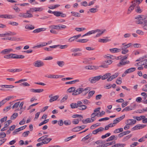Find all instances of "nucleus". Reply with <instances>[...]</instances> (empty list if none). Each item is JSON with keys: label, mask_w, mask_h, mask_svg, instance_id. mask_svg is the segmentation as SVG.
I'll return each instance as SVG.
<instances>
[{"label": "nucleus", "mask_w": 147, "mask_h": 147, "mask_svg": "<svg viewBox=\"0 0 147 147\" xmlns=\"http://www.w3.org/2000/svg\"><path fill=\"white\" fill-rule=\"evenodd\" d=\"M115 144L116 147H123L125 145V144Z\"/></svg>", "instance_id": "774afa93"}, {"label": "nucleus", "mask_w": 147, "mask_h": 147, "mask_svg": "<svg viewBox=\"0 0 147 147\" xmlns=\"http://www.w3.org/2000/svg\"><path fill=\"white\" fill-rule=\"evenodd\" d=\"M13 50L12 49H6L3 50L1 52V53L3 54H5L9 53L13 51Z\"/></svg>", "instance_id": "9d476101"}, {"label": "nucleus", "mask_w": 147, "mask_h": 147, "mask_svg": "<svg viewBox=\"0 0 147 147\" xmlns=\"http://www.w3.org/2000/svg\"><path fill=\"white\" fill-rule=\"evenodd\" d=\"M136 122V120L135 119H129L127 120V124L124 127V129H129L131 128V127L135 124Z\"/></svg>", "instance_id": "7ed1b4c3"}, {"label": "nucleus", "mask_w": 147, "mask_h": 147, "mask_svg": "<svg viewBox=\"0 0 147 147\" xmlns=\"http://www.w3.org/2000/svg\"><path fill=\"white\" fill-rule=\"evenodd\" d=\"M30 11V10L27 11L26 13H24V18H30L33 17L32 15L29 13Z\"/></svg>", "instance_id": "dca6fc26"}, {"label": "nucleus", "mask_w": 147, "mask_h": 147, "mask_svg": "<svg viewBox=\"0 0 147 147\" xmlns=\"http://www.w3.org/2000/svg\"><path fill=\"white\" fill-rule=\"evenodd\" d=\"M136 68L134 67H132L127 69L125 71V73L127 74L129 73L134 71L136 70Z\"/></svg>", "instance_id": "5701e85b"}, {"label": "nucleus", "mask_w": 147, "mask_h": 147, "mask_svg": "<svg viewBox=\"0 0 147 147\" xmlns=\"http://www.w3.org/2000/svg\"><path fill=\"white\" fill-rule=\"evenodd\" d=\"M68 98V96L67 95L65 96L61 100L60 102L61 103H62L66 100Z\"/></svg>", "instance_id": "69168bd1"}, {"label": "nucleus", "mask_w": 147, "mask_h": 147, "mask_svg": "<svg viewBox=\"0 0 147 147\" xmlns=\"http://www.w3.org/2000/svg\"><path fill=\"white\" fill-rule=\"evenodd\" d=\"M57 64L61 67H63L64 64V62L63 61H59L57 62Z\"/></svg>", "instance_id": "2f4dec72"}, {"label": "nucleus", "mask_w": 147, "mask_h": 147, "mask_svg": "<svg viewBox=\"0 0 147 147\" xmlns=\"http://www.w3.org/2000/svg\"><path fill=\"white\" fill-rule=\"evenodd\" d=\"M52 140L51 138H46L43 141V142H44V144H47L49 142L51 141Z\"/></svg>", "instance_id": "603ef678"}, {"label": "nucleus", "mask_w": 147, "mask_h": 147, "mask_svg": "<svg viewBox=\"0 0 147 147\" xmlns=\"http://www.w3.org/2000/svg\"><path fill=\"white\" fill-rule=\"evenodd\" d=\"M61 12L58 11H55L53 12V14H54L55 16L57 17H59L60 16V14H61Z\"/></svg>", "instance_id": "de8ad7c7"}, {"label": "nucleus", "mask_w": 147, "mask_h": 147, "mask_svg": "<svg viewBox=\"0 0 147 147\" xmlns=\"http://www.w3.org/2000/svg\"><path fill=\"white\" fill-rule=\"evenodd\" d=\"M70 106L72 109H74L78 107L77 103H72L70 105Z\"/></svg>", "instance_id": "79ce46f5"}, {"label": "nucleus", "mask_w": 147, "mask_h": 147, "mask_svg": "<svg viewBox=\"0 0 147 147\" xmlns=\"http://www.w3.org/2000/svg\"><path fill=\"white\" fill-rule=\"evenodd\" d=\"M84 91V89L83 88H80L78 89V94L81 93L83 92V91Z\"/></svg>", "instance_id": "052dcab7"}, {"label": "nucleus", "mask_w": 147, "mask_h": 147, "mask_svg": "<svg viewBox=\"0 0 147 147\" xmlns=\"http://www.w3.org/2000/svg\"><path fill=\"white\" fill-rule=\"evenodd\" d=\"M111 135V133H108L105 135H103L101 136V138L102 139H104L106 138L107 137Z\"/></svg>", "instance_id": "680f3d73"}, {"label": "nucleus", "mask_w": 147, "mask_h": 147, "mask_svg": "<svg viewBox=\"0 0 147 147\" xmlns=\"http://www.w3.org/2000/svg\"><path fill=\"white\" fill-rule=\"evenodd\" d=\"M58 25H53L51 26H50V28L52 29H55L56 30H58Z\"/></svg>", "instance_id": "3c124183"}, {"label": "nucleus", "mask_w": 147, "mask_h": 147, "mask_svg": "<svg viewBox=\"0 0 147 147\" xmlns=\"http://www.w3.org/2000/svg\"><path fill=\"white\" fill-rule=\"evenodd\" d=\"M4 57L7 59L12 58V53L8 55H6L4 56Z\"/></svg>", "instance_id": "e2e57ef3"}, {"label": "nucleus", "mask_w": 147, "mask_h": 147, "mask_svg": "<svg viewBox=\"0 0 147 147\" xmlns=\"http://www.w3.org/2000/svg\"><path fill=\"white\" fill-rule=\"evenodd\" d=\"M14 17L12 15H10L5 14V18L8 19H12Z\"/></svg>", "instance_id": "5fc2aeb1"}, {"label": "nucleus", "mask_w": 147, "mask_h": 147, "mask_svg": "<svg viewBox=\"0 0 147 147\" xmlns=\"http://www.w3.org/2000/svg\"><path fill=\"white\" fill-rule=\"evenodd\" d=\"M43 8L42 7H34L31 8L30 9V11H40L42 10Z\"/></svg>", "instance_id": "f8f14e48"}, {"label": "nucleus", "mask_w": 147, "mask_h": 147, "mask_svg": "<svg viewBox=\"0 0 147 147\" xmlns=\"http://www.w3.org/2000/svg\"><path fill=\"white\" fill-rule=\"evenodd\" d=\"M80 81L78 79H77L76 80H73L72 81H70V82H65V84H74L76 82H79Z\"/></svg>", "instance_id": "cd10ccee"}, {"label": "nucleus", "mask_w": 147, "mask_h": 147, "mask_svg": "<svg viewBox=\"0 0 147 147\" xmlns=\"http://www.w3.org/2000/svg\"><path fill=\"white\" fill-rule=\"evenodd\" d=\"M105 61H104L103 62L102 64L100 66V67H103V68H107L108 67V64Z\"/></svg>", "instance_id": "c756f323"}, {"label": "nucleus", "mask_w": 147, "mask_h": 147, "mask_svg": "<svg viewBox=\"0 0 147 147\" xmlns=\"http://www.w3.org/2000/svg\"><path fill=\"white\" fill-rule=\"evenodd\" d=\"M146 125L144 124H138L132 128V129H142L145 127Z\"/></svg>", "instance_id": "4468645a"}, {"label": "nucleus", "mask_w": 147, "mask_h": 147, "mask_svg": "<svg viewBox=\"0 0 147 147\" xmlns=\"http://www.w3.org/2000/svg\"><path fill=\"white\" fill-rule=\"evenodd\" d=\"M118 75V73H115L113 75L109 77L107 79V81L108 82H109L112 81L114 79L116 78Z\"/></svg>", "instance_id": "6e6552de"}, {"label": "nucleus", "mask_w": 147, "mask_h": 147, "mask_svg": "<svg viewBox=\"0 0 147 147\" xmlns=\"http://www.w3.org/2000/svg\"><path fill=\"white\" fill-rule=\"evenodd\" d=\"M6 136V135L5 133L2 132L0 133V138H4Z\"/></svg>", "instance_id": "6e6d98bb"}, {"label": "nucleus", "mask_w": 147, "mask_h": 147, "mask_svg": "<svg viewBox=\"0 0 147 147\" xmlns=\"http://www.w3.org/2000/svg\"><path fill=\"white\" fill-rule=\"evenodd\" d=\"M89 10L90 12L93 13H95L98 11V9L95 8H90L89 9Z\"/></svg>", "instance_id": "473e14b6"}, {"label": "nucleus", "mask_w": 147, "mask_h": 147, "mask_svg": "<svg viewBox=\"0 0 147 147\" xmlns=\"http://www.w3.org/2000/svg\"><path fill=\"white\" fill-rule=\"evenodd\" d=\"M82 119H81V118H79L78 119H74L72 121V123L74 124H77L79 123V121L81 120Z\"/></svg>", "instance_id": "c85d7f7f"}, {"label": "nucleus", "mask_w": 147, "mask_h": 147, "mask_svg": "<svg viewBox=\"0 0 147 147\" xmlns=\"http://www.w3.org/2000/svg\"><path fill=\"white\" fill-rule=\"evenodd\" d=\"M76 137V135H73L72 136L69 137L65 138V142H67L71 140L72 138L75 137Z\"/></svg>", "instance_id": "864d4df0"}, {"label": "nucleus", "mask_w": 147, "mask_h": 147, "mask_svg": "<svg viewBox=\"0 0 147 147\" xmlns=\"http://www.w3.org/2000/svg\"><path fill=\"white\" fill-rule=\"evenodd\" d=\"M30 91L34 93H40L43 91V89H35L32 88L30 89Z\"/></svg>", "instance_id": "ddd939ff"}, {"label": "nucleus", "mask_w": 147, "mask_h": 147, "mask_svg": "<svg viewBox=\"0 0 147 147\" xmlns=\"http://www.w3.org/2000/svg\"><path fill=\"white\" fill-rule=\"evenodd\" d=\"M136 11L137 13H140L142 12V9L140 8V6L138 5L136 7Z\"/></svg>", "instance_id": "7c9ffc66"}, {"label": "nucleus", "mask_w": 147, "mask_h": 147, "mask_svg": "<svg viewBox=\"0 0 147 147\" xmlns=\"http://www.w3.org/2000/svg\"><path fill=\"white\" fill-rule=\"evenodd\" d=\"M116 83L118 84H120L122 82L121 78H119V79H117L116 81Z\"/></svg>", "instance_id": "0e129e2a"}, {"label": "nucleus", "mask_w": 147, "mask_h": 147, "mask_svg": "<svg viewBox=\"0 0 147 147\" xmlns=\"http://www.w3.org/2000/svg\"><path fill=\"white\" fill-rule=\"evenodd\" d=\"M125 117V115H122L119 117H118L114 120L113 123H111L109 124L106 126L105 129L108 128L109 127H112L115 126L116 124L119 123L120 121L122 120Z\"/></svg>", "instance_id": "f03ea898"}, {"label": "nucleus", "mask_w": 147, "mask_h": 147, "mask_svg": "<svg viewBox=\"0 0 147 147\" xmlns=\"http://www.w3.org/2000/svg\"><path fill=\"white\" fill-rule=\"evenodd\" d=\"M82 51V49L80 48H74L71 49V51L72 52L74 53L78 51Z\"/></svg>", "instance_id": "e433bc0d"}, {"label": "nucleus", "mask_w": 147, "mask_h": 147, "mask_svg": "<svg viewBox=\"0 0 147 147\" xmlns=\"http://www.w3.org/2000/svg\"><path fill=\"white\" fill-rule=\"evenodd\" d=\"M100 123H97L96 124L93 125L90 127V129H94L96 127H97L99 126L100 125Z\"/></svg>", "instance_id": "a18cd8bd"}, {"label": "nucleus", "mask_w": 147, "mask_h": 147, "mask_svg": "<svg viewBox=\"0 0 147 147\" xmlns=\"http://www.w3.org/2000/svg\"><path fill=\"white\" fill-rule=\"evenodd\" d=\"M90 89L89 87H87L84 89V91L82 92V94L83 96L86 95L88 92L90 91Z\"/></svg>", "instance_id": "393cba45"}, {"label": "nucleus", "mask_w": 147, "mask_h": 147, "mask_svg": "<svg viewBox=\"0 0 147 147\" xmlns=\"http://www.w3.org/2000/svg\"><path fill=\"white\" fill-rule=\"evenodd\" d=\"M99 113H97V114L96 115H97V116L98 117H101L103 115H105V112L104 111H102V112L101 113L99 112Z\"/></svg>", "instance_id": "09e8293b"}, {"label": "nucleus", "mask_w": 147, "mask_h": 147, "mask_svg": "<svg viewBox=\"0 0 147 147\" xmlns=\"http://www.w3.org/2000/svg\"><path fill=\"white\" fill-rule=\"evenodd\" d=\"M94 119L92 118H88L86 119H83L82 121V122L84 123H88L92 122L94 121Z\"/></svg>", "instance_id": "1a4fd4ad"}, {"label": "nucleus", "mask_w": 147, "mask_h": 147, "mask_svg": "<svg viewBox=\"0 0 147 147\" xmlns=\"http://www.w3.org/2000/svg\"><path fill=\"white\" fill-rule=\"evenodd\" d=\"M145 116L144 115H141L140 117L138 116H134L133 118L136 119L138 121H140L142 120L143 119L145 118Z\"/></svg>", "instance_id": "412c9836"}, {"label": "nucleus", "mask_w": 147, "mask_h": 147, "mask_svg": "<svg viewBox=\"0 0 147 147\" xmlns=\"http://www.w3.org/2000/svg\"><path fill=\"white\" fill-rule=\"evenodd\" d=\"M129 61L128 60L125 61H120V62L117 64V65L118 67H121L123 65L129 64Z\"/></svg>", "instance_id": "0eeeda50"}, {"label": "nucleus", "mask_w": 147, "mask_h": 147, "mask_svg": "<svg viewBox=\"0 0 147 147\" xmlns=\"http://www.w3.org/2000/svg\"><path fill=\"white\" fill-rule=\"evenodd\" d=\"M100 29H97L96 30H93L90 31L87 33L88 35H90L91 34H94L97 32H100Z\"/></svg>", "instance_id": "a211bd4d"}, {"label": "nucleus", "mask_w": 147, "mask_h": 147, "mask_svg": "<svg viewBox=\"0 0 147 147\" xmlns=\"http://www.w3.org/2000/svg\"><path fill=\"white\" fill-rule=\"evenodd\" d=\"M35 27L32 24L26 25L25 26V28L26 29H28L30 30L34 29Z\"/></svg>", "instance_id": "4be33fe9"}, {"label": "nucleus", "mask_w": 147, "mask_h": 147, "mask_svg": "<svg viewBox=\"0 0 147 147\" xmlns=\"http://www.w3.org/2000/svg\"><path fill=\"white\" fill-rule=\"evenodd\" d=\"M146 17L143 15H139L135 18L136 20V23L137 24H142L143 23H147V20H146Z\"/></svg>", "instance_id": "f257e3e1"}, {"label": "nucleus", "mask_w": 147, "mask_h": 147, "mask_svg": "<svg viewBox=\"0 0 147 147\" xmlns=\"http://www.w3.org/2000/svg\"><path fill=\"white\" fill-rule=\"evenodd\" d=\"M59 45H53L52 46H50L49 48L45 47L44 48V50L47 51H51L52 50L51 48H55L57 47Z\"/></svg>", "instance_id": "f3484780"}, {"label": "nucleus", "mask_w": 147, "mask_h": 147, "mask_svg": "<svg viewBox=\"0 0 147 147\" xmlns=\"http://www.w3.org/2000/svg\"><path fill=\"white\" fill-rule=\"evenodd\" d=\"M95 93L94 90H92L90 91L88 93V95L86 98L88 99L90 98V97H92Z\"/></svg>", "instance_id": "a878e982"}, {"label": "nucleus", "mask_w": 147, "mask_h": 147, "mask_svg": "<svg viewBox=\"0 0 147 147\" xmlns=\"http://www.w3.org/2000/svg\"><path fill=\"white\" fill-rule=\"evenodd\" d=\"M18 116L17 113H14L13 114L11 117V119L12 120L14 119Z\"/></svg>", "instance_id": "4c0bfd02"}, {"label": "nucleus", "mask_w": 147, "mask_h": 147, "mask_svg": "<svg viewBox=\"0 0 147 147\" xmlns=\"http://www.w3.org/2000/svg\"><path fill=\"white\" fill-rule=\"evenodd\" d=\"M63 123L65 125H68L71 124V122L69 120H66L64 121Z\"/></svg>", "instance_id": "13d9d810"}, {"label": "nucleus", "mask_w": 147, "mask_h": 147, "mask_svg": "<svg viewBox=\"0 0 147 147\" xmlns=\"http://www.w3.org/2000/svg\"><path fill=\"white\" fill-rule=\"evenodd\" d=\"M111 141L113 140H117V136H112L109 137Z\"/></svg>", "instance_id": "338daca9"}, {"label": "nucleus", "mask_w": 147, "mask_h": 147, "mask_svg": "<svg viewBox=\"0 0 147 147\" xmlns=\"http://www.w3.org/2000/svg\"><path fill=\"white\" fill-rule=\"evenodd\" d=\"M87 108V106L84 105H82L81 106H79L78 109L81 110H84L86 109Z\"/></svg>", "instance_id": "72a5a7b5"}, {"label": "nucleus", "mask_w": 147, "mask_h": 147, "mask_svg": "<svg viewBox=\"0 0 147 147\" xmlns=\"http://www.w3.org/2000/svg\"><path fill=\"white\" fill-rule=\"evenodd\" d=\"M72 117L73 118H76L77 117H79L80 118H81V119H82L83 118V117L82 115H78V114H75L72 115Z\"/></svg>", "instance_id": "8fccbe9b"}, {"label": "nucleus", "mask_w": 147, "mask_h": 147, "mask_svg": "<svg viewBox=\"0 0 147 147\" xmlns=\"http://www.w3.org/2000/svg\"><path fill=\"white\" fill-rule=\"evenodd\" d=\"M59 27L58 28V30H61V29H64L66 28L67 26H66L63 25H58Z\"/></svg>", "instance_id": "4d7b16f0"}, {"label": "nucleus", "mask_w": 147, "mask_h": 147, "mask_svg": "<svg viewBox=\"0 0 147 147\" xmlns=\"http://www.w3.org/2000/svg\"><path fill=\"white\" fill-rule=\"evenodd\" d=\"M7 119V116H5L4 117L1 118L0 119V121L1 122V124H2V123L5 122V121Z\"/></svg>", "instance_id": "bf43d9fd"}, {"label": "nucleus", "mask_w": 147, "mask_h": 147, "mask_svg": "<svg viewBox=\"0 0 147 147\" xmlns=\"http://www.w3.org/2000/svg\"><path fill=\"white\" fill-rule=\"evenodd\" d=\"M46 30V29L45 28H41L36 29L33 30L32 32L34 33H38L42 31H45Z\"/></svg>", "instance_id": "2eb2a0df"}, {"label": "nucleus", "mask_w": 147, "mask_h": 147, "mask_svg": "<svg viewBox=\"0 0 147 147\" xmlns=\"http://www.w3.org/2000/svg\"><path fill=\"white\" fill-rule=\"evenodd\" d=\"M71 13H72L73 16L77 17H80V14L78 13L77 12H75L74 11H71Z\"/></svg>", "instance_id": "37998d69"}, {"label": "nucleus", "mask_w": 147, "mask_h": 147, "mask_svg": "<svg viewBox=\"0 0 147 147\" xmlns=\"http://www.w3.org/2000/svg\"><path fill=\"white\" fill-rule=\"evenodd\" d=\"M104 129H96L92 131V133L94 134H96L99 132L101 131Z\"/></svg>", "instance_id": "49530a36"}, {"label": "nucleus", "mask_w": 147, "mask_h": 147, "mask_svg": "<svg viewBox=\"0 0 147 147\" xmlns=\"http://www.w3.org/2000/svg\"><path fill=\"white\" fill-rule=\"evenodd\" d=\"M88 41V39H80L77 41V42L82 43H85Z\"/></svg>", "instance_id": "c03bdc74"}, {"label": "nucleus", "mask_w": 147, "mask_h": 147, "mask_svg": "<svg viewBox=\"0 0 147 147\" xmlns=\"http://www.w3.org/2000/svg\"><path fill=\"white\" fill-rule=\"evenodd\" d=\"M44 64L43 62L37 60L35 61L34 64V65L36 67H40L44 65Z\"/></svg>", "instance_id": "39448f33"}, {"label": "nucleus", "mask_w": 147, "mask_h": 147, "mask_svg": "<svg viewBox=\"0 0 147 147\" xmlns=\"http://www.w3.org/2000/svg\"><path fill=\"white\" fill-rule=\"evenodd\" d=\"M92 134H90L84 138L82 140V141L84 142V143L88 144L90 142V141L88 139L91 136Z\"/></svg>", "instance_id": "423d86ee"}, {"label": "nucleus", "mask_w": 147, "mask_h": 147, "mask_svg": "<svg viewBox=\"0 0 147 147\" xmlns=\"http://www.w3.org/2000/svg\"><path fill=\"white\" fill-rule=\"evenodd\" d=\"M45 77L50 78H59L58 75H50L48 76H46Z\"/></svg>", "instance_id": "bb28decb"}, {"label": "nucleus", "mask_w": 147, "mask_h": 147, "mask_svg": "<svg viewBox=\"0 0 147 147\" xmlns=\"http://www.w3.org/2000/svg\"><path fill=\"white\" fill-rule=\"evenodd\" d=\"M134 9V8L131 6H130L129 7V8L127 12V14H130L131 11Z\"/></svg>", "instance_id": "58836bf2"}, {"label": "nucleus", "mask_w": 147, "mask_h": 147, "mask_svg": "<svg viewBox=\"0 0 147 147\" xmlns=\"http://www.w3.org/2000/svg\"><path fill=\"white\" fill-rule=\"evenodd\" d=\"M100 78L99 76L92 77L89 78L88 81L90 82L91 83H96V81L99 80L100 79Z\"/></svg>", "instance_id": "20e7f679"}, {"label": "nucleus", "mask_w": 147, "mask_h": 147, "mask_svg": "<svg viewBox=\"0 0 147 147\" xmlns=\"http://www.w3.org/2000/svg\"><path fill=\"white\" fill-rule=\"evenodd\" d=\"M111 75V73H108L103 75V76L100 75L99 76L100 77V79L101 78L102 80H104L107 78H108Z\"/></svg>", "instance_id": "9b49d317"}, {"label": "nucleus", "mask_w": 147, "mask_h": 147, "mask_svg": "<svg viewBox=\"0 0 147 147\" xmlns=\"http://www.w3.org/2000/svg\"><path fill=\"white\" fill-rule=\"evenodd\" d=\"M82 55V54L81 53H72L71 55L72 56L74 57H76L77 56H81Z\"/></svg>", "instance_id": "ea45409f"}, {"label": "nucleus", "mask_w": 147, "mask_h": 147, "mask_svg": "<svg viewBox=\"0 0 147 147\" xmlns=\"http://www.w3.org/2000/svg\"><path fill=\"white\" fill-rule=\"evenodd\" d=\"M3 86H4L5 88H13L14 87V86L13 85H2L1 87H3Z\"/></svg>", "instance_id": "c9c22d12"}, {"label": "nucleus", "mask_w": 147, "mask_h": 147, "mask_svg": "<svg viewBox=\"0 0 147 147\" xmlns=\"http://www.w3.org/2000/svg\"><path fill=\"white\" fill-rule=\"evenodd\" d=\"M59 97L58 95L55 96H53L51 98H50L49 101L50 102H52L55 101L59 98Z\"/></svg>", "instance_id": "b1692460"}, {"label": "nucleus", "mask_w": 147, "mask_h": 147, "mask_svg": "<svg viewBox=\"0 0 147 147\" xmlns=\"http://www.w3.org/2000/svg\"><path fill=\"white\" fill-rule=\"evenodd\" d=\"M11 122L12 121L11 120H9L5 122L4 123V127L2 129H5V128L7 127Z\"/></svg>", "instance_id": "aec40b11"}, {"label": "nucleus", "mask_w": 147, "mask_h": 147, "mask_svg": "<svg viewBox=\"0 0 147 147\" xmlns=\"http://www.w3.org/2000/svg\"><path fill=\"white\" fill-rule=\"evenodd\" d=\"M109 40L106 39H100L98 40V42H99L105 43L109 41Z\"/></svg>", "instance_id": "f704fd0d"}, {"label": "nucleus", "mask_w": 147, "mask_h": 147, "mask_svg": "<svg viewBox=\"0 0 147 147\" xmlns=\"http://www.w3.org/2000/svg\"><path fill=\"white\" fill-rule=\"evenodd\" d=\"M109 50L112 53H117L120 52L121 51V49L117 48H115L110 49Z\"/></svg>", "instance_id": "6ab92c4d"}, {"label": "nucleus", "mask_w": 147, "mask_h": 147, "mask_svg": "<svg viewBox=\"0 0 147 147\" xmlns=\"http://www.w3.org/2000/svg\"><path fill=\"white\" fill-rule=\"evenodd\" d=\"M76 89V88L74 87H71L69 88L67 90V91L68 92L70 93L72 92H74V91H75V90Z\"/></svg>", "instance_id": "a19ab883"}]
</instances>
